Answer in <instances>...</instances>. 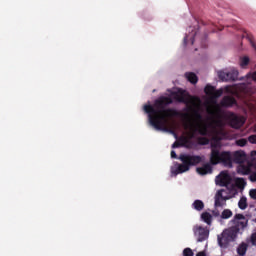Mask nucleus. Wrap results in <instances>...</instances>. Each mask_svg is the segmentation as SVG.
Wrapping results in <instances>:
<instances>
[{
    "label": "nucleus",
    "mask_w": 256,
    "mask_h": 256,
    "mask_svg": "<svg viewBox=\"0 0 256 256\" xmlns=\"http://www.w3.org/2000/svg\"><path fill=\"white\" fill-rule=\"evenodd\" d=\"M251 77H252L253 81H256V72H253V73L251 74Z\"/></svg>",
    "instance_id": "a19ab883"
},
{
    "label": "nucleus",
    "mask_w": 256,
    "mask_h": 256,
    "mask_svg": "<svg viewBox=\"0 0 256 256\" xmlns=\"http://www.w3.org/2000/svg\"><path fill=\"white\" fill-rule=\"evenodd\" d=\"M179 161H181V164L178 165V167L175 170V175H179L181 173H187L191 167H197L199 163H203V156L199 155H191V154H180L178 157Z\"/></svg>",
    "instance_id": "7ed1b4c3"
},
{
    "label": "nucleus",
    "mask_w": 256,
    "mask_h": 256,
    "mask_svg": "<svg viewBox=\"0 0 256 256\" xmlns=\"http://www.w3.org/2000/svg\"><path fill=\"white\" fill-rule=\"evenodd\" d=\"M210 147L211 151H213V149H219V142H211Z\"/></svg>",
    "instance_id": "72a5a7b5"
},
{
    "label": "nucleus",
    "mask_w": 256,
    "mask_h": 256,
    "mask_svg": "<svg viewBox=\"0 0 256 256\" xmlns=\"http://www.w3.org/2000/svg\"><path fill=\"white\" fill-rule=\"evenodd\" d=\"M215 91V86H212L211 84L206 85L204 88V92L208 97H211Z\"/></svg>",
    "instance_id": "aec40b11"
},
{
    "label": "nucleus",
    "mask_w": 256,
    "mask_h": 256,
    "mask_svg": "<svg viewBox=\"0 0 256 256\" xmlns=\"http://www.w3.org/2000/svg\"><path fill=\"white\" fill-rule=\"evenodd\" d=\"M191 137H195V134H191Z\"/></svg>",
    "instance_id": "a18cd8bd"
},
{
    "label": "nucleus",
    "mask_w": 256,
    "mask_h": 256,
    "mask_svg": "<svg viewBox=\"0 0 256 256\" xmlns=\"http://www.w3.org/2000/svg\"><path fill=\"white\" fill-rule=\"evenodd\" d=\"M249 195H250L251 199H255V201H256V189L250 190Z\"/></svg>",
    "instance_id": "c9c22d12"
},
{
    "label": "nucleus",
    "mask_w": 256,
    "mask_h": 256,
    "mask_svg": "<svg viewBox=\"0 0 256 256\" xmlns=\"http://www.w3.org/2000/svg\"><path fill=\"white\" fill-rule=\"evenodd\" d=\"M239 209L245 210L247 209V198L242 197L238 202Z\"/></svg>",
    "instance_id": "4be33fe9"
},
{
    "label": "nucleus",
    "mask_w": 256,
    "mask_h": 256,
    "mask_svg": "<svg viewBox=\"0 0 256 256\" xmlns=\"http://www.w3.org/2000/svg\"><path fill=\"white\" fill-rule=\"evenodd\" d=\"M221 219H231L233 217V211L224 209L220 215Z\"/></svg>",
    "instance_id": "6ab92c4d"
},
{
    "label": "nucleus",
    "mask_w": 256,
    "mask_h": 256,
    "mask_svg": "<svg viewBox=\"0 0 256 256\" xmlns=\"http://www.w3.org/2000/svg\"><path fill=\"white\" fill-rule=\"evenodd\" d=\"M185 117H189V114H185Z\"/></svg>",
    "instance_id": "c03bdc74"
},
{
    "label": "nucleus",
    "mask_w": 256,
    "mask_h": 256,
    "mask_svg": "<svg viewBox=\"0 0 256 256\" xmlns=\"http://www.w3.org/2000/svg\"><path fill=\"white\" fill-rule=\"evenodd\" d=\"M185 77L190 83H192V85H196L197 81H199L197 74L193 72H186Z\"/></svg>",
    "instance_id": "4468645a"
},
{
    "label": "nucleus",
    "mask_w": 256,
    "mask_h": 256,
    "mask_svg": "<svg viewBox=\"0 0 256 256\" xmlns=\"http://www.w3.org/2000/svg\"><path fill=\"white\" fill-rule=\"evenodd\" d=\"M196 256H207V254L204 251L198 252Z\"/></svg>",
    "instance_id": "ea45409f"
},
{
    "label": "nucleus",
    "mask_w": 256,
    "mask_h": 256,
    "mask_svg": "<svg viewBox=\"0 0 256 256\" xmlns=\"http://www.w3.org/2000/svg\"><path fill=\"white\" fill-rule=\"evenodd\" d=\"M195 43V36H193L192 38H191V45H193Z\"/></svg>",
    "instance_id": "79ce46f5"
},
{
    "label": "nucleus",
    "mask_w": 256,
    "mask_h": 256,
    "mask_svg": "<svg viewBox=\"0 0 256 256\" xmlns=\"http://www.w3.org/2000/svg\"><path fill=\"white\" fill-rule=\"evenodd\" d=\"M250 161L252 163V165L256 168V151L253 150L250 153Z\"/></svg>",
    "instance_id": "cd10ccee"
},
{
    "label": "nucleus",
    "mask_w": 256,
    "mask_h": 256,
    "mask_svg": "<svg viewBox=\"0 0 256 256\" xmlns=\"http://www.w3.org/2000/svg\"><path fill=\"white\" fill-rule=\"evenodd\" d=\"M223 193H225L224 189L218 190L215 195V207H225L227 205V201L229 199L228 196H223Z\"/></svg>",
    "instance_id": "6e6552de"
},
{
    "label": "nucleus",
    "mask_w": 256,
    "mask_h": 256,
    "mask_svg": "<svg viewBox=\"0 0 256 256\" xmlns=\"http://www.w3.org/2000/svg\"><path fill=\"white\" fill-rule=\"evenodd\" d=\"M221 95H223V89H219V90H214L211 99H219V97H221Z\"/></svg>",
    "instance_id": "bb28decb"
},
{
    "label": "nucleus",
    "mask_w": 256,
    "mask_h": 256,
    "mask_svg": "<svg viewBox=\"0 0 256 256\" xmlns=\"http://www.w3.org/2000/svg\"><path fill=\"white\" fill-rule=\"evenodd\" d=\"M219 163H223V165H231V152H221L219 149H212L210 153V165H219Z\"/></svg>",
    "instance_id": "20e7f679"
},
{
    "label": "nucleus",
    "mask_w": 256,
    "mask_h": 256,
    "mask_svg": "<svg viewBox=\"0 0 256 256\" xmlns=\"http://www.w3.org/2000/svg\"><path fill=\"white\" fill-rule=\"evenodd\" d=\"M249 57L248 56H244L242 58H240V67H242V69H245V67H247V65H249Z\"/></svg>",
    "instance_id": "5701e85b"
},
{
    "label": "nucleus",
    "mask_w": 256,
    "mask_h": 256,
    "mask_svg": "<svg viewBox=\"0 0 256 256\" xmlns=\"http://www.w3.org/2000/svg\"><path fill=\"white\" fill-rule=\"evenodd\" d=\"M236 145H238V147H245V145H247V139L241 138L236 140Z\"/></svg>",
    "instance_id": "c756f323"
},
{
    "label": "nucleus",
    "mask_w": 256,
    "mask_h": 256,
    "mask_svg": "<svg viewBox=\"0 0 256 256\" xmlns=\"http://www.w3.org/2000/svg\"><path fill=\"white\" fill-rule=\"evenodd\" d=\"M171 158L172 159H177V153L175 152V150L171 151Z\"/></svg>",
    "instance_id": "58836bf2"
},
{
    "label": "nucleus",
    "mask_w": 256,
    "mask_h": 256,
    "mask_svg": "<svg viewBox=\"0 0 256 256\" xmlns=\"http://www.w3.org/2000/svg\"><path fill=\"white\" fill-rule=\"evenodd\" d=\"M221 108L217 106L214 110L210 111V115H213V117H221Z\"/></svg>",
    "instance_id": "b1692460"
},
{
    "label": "nucleus",
    "mask_w": 256,
    "mask_h": 256,
    "mask_svg": "<svg viewBox=\"0 0 256 256\" xmlns=\"http://www.w3.org/2000/svg\"><path fill=\"white\" fill-rule=\"evenodd\" d=\"M230 223H232L233 226L223 230V232L217 236L218 245L222 249H227L229 243H233V241L237 239L240 231H244L247 225H249V219L243 214H236Z\"/></svg>",
    "instance_id": "f03ea898"
},
{
    "label": "nucleus",
    "mask_w": 256,
    "mask_h": 256,
    "mask_svg": "<svg viewBox=\"0 0 256 256\" xmlns=\"http://www.w3.org/2000/svg\"><path fill=\"white\" fill-rule=\"evenodd\" d=\"M173 103L171 97L162 96L151 104L144 105V112L148 115V121L152 127L161 131L168 119L171 117H179V112L173 108H167Z\"/></svg>",
    "instance_id": "f257e3e1"
},
{
    "label": "nucleus",
    "mask_w": 256,
    "mask_h": 256,
    "mask_svg": "<svg viewBox=\"0 0 256 256\" xmlns=\"http://www.w3.org/2000/svg\"><path fill=\"white\" fill-rule=\"evenodd\" d=\"M184 43H187V36L184 38Z\"/></svg>",
    "instance_id": "37998d69"
},
{
    "label": "nucleus",
    "mask_w": 256,
    "mask_h": 256,
    "mask_svg": "<svg viewBox=\"0 0 256 256\" xmlns=\"http://www.w3.org/2000/svg\"><path fill=\"white\" fill-rule=\"evenodd\" d=\"M192 206L196 211H203V209H205V203L201 200H195Z\"/></svg>",
    "instance_id": "a211bd4d"
},
{
    "label": "nucleus",
    "mask_w": 256,
    "mask_h": 256,
    "mask_svg": "<svg viewBox=\"0 0 256 256\" xmlns=\"http://www.w3.org/2000/svg\"><path fill=\"white\" fill-rule=\"evenodd\" d=\"M245 36H246V39H248L250 45L253 47V49H256L255 37H253V34L246 32Z\"/></svg>",
    "instance_id": "412c9836"
},
{
    "label": "nucleus",
    "mask_w": 256,
    "mask_h": 256,
    "mask_svg": "<svg viewBox=\"0 0 256 256\" xmlns=\"http://www.w3.org/2000/svg\"><path fill=\"white\" fill-rule=\"evenodd\" d=\"M193 232L198 243H203L209 239V229L203 228V226H194Z\"/></svg>",
    "instance_id": "39448f33"
},
{
    "label": "nucleus",
    "mask_w": 256,
    "mask_h": 256,
    "mask_svg": "<svg viewBox=\"0 0 256 256\" xmlns=\"http://www.w3.org/2000/svg\"><path fill=\"white\" fill-rule=\"evenodd\" d=\"M250 243L253 247H256V232L251 234Z\"/></svg>",
    "instance_id": "2f4dec72"
},
{
    "label": "nucleus",
    "mask_w": 256,
    "mask_h": 256,
    "mask_svg": "<svg viewBox=\"0 0 256 256\" xmlns=\"http://www.w3.org/2000/svg\"><path fill=\"white\" fill-rule=\"evenodd\" d=\"M174 99L178 101V103H185V96L183 94L174 93Z\"/></svg>",
    "instance_id": "393cba45"
},
{
    "label": "nucleus",
    "mask_w": 256,
    "mask_h": 256,
    "mask_svg": "<svg viewBox=\"0 0 256 256\" xmlns=\"http://www.w3.org/2000/svg\"><path fill=\"white\" fill-rule=\"evenodd\" d=\"M198 145H209L210 140L207 137H198Z\"/></svg>",
    "instance_id": "a878e982"
},
{
    "label": "nucleus",
    "mask_w": 256,
    "mask_h": 256,
    "mask_svg": "<svg viewBox=\"0 0 256 256\" xmlns=\"http://www.w3.org/2000/svg\"><path fill=\"white\" fill-rule=\"evenodd\" d=\"M249 180H250L252 183H256V172H253L252 174H250Z\"/></svg>",
    "instance_id": "f704fd0d"
},
{
    "label": "nucleus",
    "mask_w": 256,
    "mask_h": 256,
    "mask_svg": "<svg viewBox=\"0 0 256 256\" xmlns=\"http://www.w3.org/2000/svg\"><path fill=\"white\" fill-rule=\"evenodd\" d=\"M193 250L191 248H185L183 250V256H194Z\"/></svg>",
    "instance_id": "7c9ffc66"
},
{
    "label": "nucleus",
    "mask_w": 256,
    "mask_h": 256,
    "mask_svg": "<svg viewBox=\"0 0 256 256\" xmlns=\"http://www.w3.org/2000/svg\"><path fill=\"white\" fill-rule=\"evenodd\" d=\"M255 222H256V218H255Z\"/></svg>",
    "instance_id": "49530a36"
},
{
    "label": "nucleus",
    "mask_w": 256,
    "mask_h": 256,
    "mask_svg": "<svg viewBox=\"0 0 256 256\" xmlns=\"http://www.w3.org/2000/svg\"><path fill=\"white\" fill-rule=\"evenodd\" d=\"M201 219L204 223L211 225L213 223V216L209 212H204L201 214Z\"/></svg>",
    "instance_id": "dca6fc26"
},
{
    "label": "nucleus",
    "mask_w": 256,
    "mask_h": 256,
    "mask_svg": "<svg viewBox=\"0 0 256 256\" xmlns=\"http://www.w3.org/2000/svg\"><path fill=\"white\" fill-rule=\"evenodd\" d=\"M212 214H213L214 217H220L221 216V213L219 212V210H213Z\"/></svg>",
    "instance_id": "4c0bfd02"
},
{
    "label": "nucleus",
    "mask_w": 256,
    "mask_h": 256,
    "mask_svg": "<svg viewBox=\"0 0 256 256\" xmlns=\"http://www.w3.org/2000/svg\"><path fill=\"white\" fill-rule=\"evenodd\" d=\"M237 103V100L233 96H224L220 102L222 107H233Z\"/></svg>",
    "instance_id": "9b49d317"
},
{
    "label": "nucleus",
    "mask_w": 256,
    "mask_h": 256,
    "mask_svg": "<svg viewBox=\"0 0 256 256\" xmlns=\"http://www.w3.org/2000/svg\"><path fill=\"white\" fill-rule=\"evenodd\" d=\"M194 131H197L202 137H207V135H209V129L206 125H198Z\"/></svg>",
    "instance_id": "ddd939ff"
},
{
    "label": "nucleus",
    "mask_w": 256,
    "mask_h": 256,
    "mask_svg": "<svg viewBox=\"0 0 256 256\" xmlns=\"http://www.w3.org/2000/svg\"><path fill=\"white\" fill-rule=\"evenodd\" d=\"M196 171L199 175H207L208 173H213V167L211 164H204L202 167L196 168Z\"/></svg>",
    "instance_id": "f8f14e48"
},
{
    "label": "nucleus",
    "mask_w": 256,
    "mask_h": 256,
    "mask_svg": "<svg viewBox=\"0 0 256 256\" xmlns=\"http://www.w3.org/2000/svg\"><path fill=\"white\" fill-rule=\"evenodd\" d=\"M178 147H181V143H179L178 141H175V142L172 144V149H177Z\"/></svg>",
    "instance_id": "e433bc0d"
},
{
    "label": "nucleus",
    "mask_w": 256,
    "mask_h": 256,
    "mask_svg": "<svg viewBox=\"0 0 256 256\" xmlns=\"http://www.w3.org/2000/svg\"><path fill=\"white\" fill-rule=\"evenodd\" d=\"M218 77L221 81H237V78L239 77V71H220L218 73Z\"/></svg>",
    "instance_id": "423d86ee"
},
{
    "label": "nucleus",
    "mask_w": 256,
    "mask_h": 256,
    "mask_svg": "<svg viewBox=\"0 0 256 256\" xmlns=\"http://www.w3.org/2000/svg\"><path fill=\"white\" fill-rule=\"evenodd\" d=\"M230 125L233 129H241V127L245 125V118L232 114L230 118Z\"/></svg>",
    "instance_id": "1a4fd4ad"
},
{
    "label": "nucleus",
    "mask_w": 256,
    "mask_h": 256,
    "mask_svg": "<svg viewBox=\"0 0 256 256\" xmlns=\"http://www.w3.org/2000/svg\"><path fill=\"white\" fill-rule=\"evenodd\" d=\"M248 141H249V143H252V144L256 145V134L250 135L248 137Z\"/></svg>",
    "instance_id": "473e14b6"
},
{
    "label": "nucleus",
    "mask_w": 256,
    "mask_h": 256,
    "mask_svg": "<svg viewBox=\"0 0 256 256\" xmlns=\"http://www.w3.org/2000/svg\"><path fill=\"white\" fill-rule=\"evenodd\" d=\"M234 161H235V163H244V161H245V153L236 151L234 153Z\"/></svg>",
    "instance_id": "f3484780"
},
{
    "label": "nucleus",
    "mask_w": 256,
    "mask_h": 256,
    "mask_svg": "<svg viewBox=\"0 0 256 256\" xmlns=\"http://www.w3.org/2000/svg\"><path fill=\"white\" fill-rule=\"evenodd\" d=\"M193 117L196 119V121H203V115L197 110L193 111Z\"/></svg>",
    "instance_id": "c85d7f7f"
},
{
    "label": "nucleus",
    "mask_w": 256,
    "mask_h": 256,
    "mask_svg": "<svg viewBox=\"0 0 256 256\" xmlns=\"http://www.w3.org/2000/svg\"><path fill=\"white\" fill-rule=\"evenodd\" d=\"M217 179H219L220 184L222 187H227L231 183V176L226 173V172H221L218 176Z\"/></svg>",
    "instance_id": "9d476101"
},
{
    "label": "nucleus",
    "mask_w": 256,
    "mask_h": 256,
    "mask_svg": "<svg viewBox=\"0 0 256 256\" xmlns=\"http://www.w3.org/2000/svg\"><path fill=\"white\" fill-rule=\"evenodd\" d=\"M237 91L242 95L243 97H251L253 93H255V89L251 84L247 83H241L237 86Z\"/></svg>",
    "instance_id": "0eeeda50"
},
{
    "label": "nucleus",
    "mask_w": 256,
    "mask_h": 256,
    "mask_svg": "<svg viewBox=\"0 0 256 256\" xmlns=\"http://www.w3.org/2000/svg\"><path fill=\"white\" fill-rule=\"evenodd\" d=\"M249 245H247V243L242 242L238 248H237V253L240 256H245L247 253V249H248Z\"/></svg>",
    "instance_id": "2eb2a0df"
}]
</instances>
